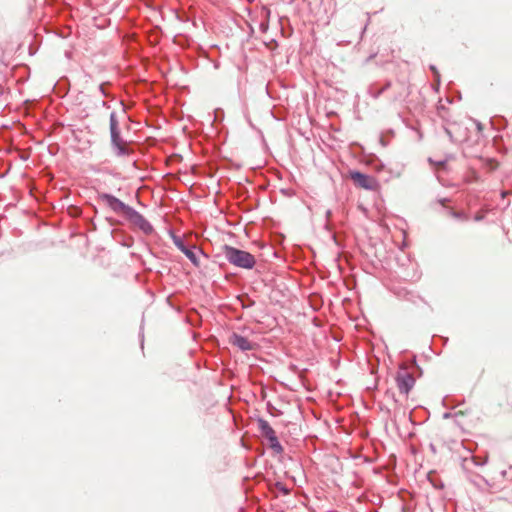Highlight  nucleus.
Masks as SVG:
<instances>
[{
  "mask_svg": "<svg viewBox=\"0 0 512 512\" xmlns=\"http://www.w3.org/2000/svg\"><path fill=\"white\" fill-rule=\"evenodd\" d=\"M225 258L234 266L251 269L254 267L255 257L249 252L225 245L223 248Z\"/></svg>",
  "mask_w": 512,
  "mask_h": 512,
  "instance_id": "1",
  "label": "nucleus"
},
{
  "mask_svg": "<svg viewBox=\"0 0 512 512\" xmlns=\"http://www.w3.org/2000/svg\"><path fill=\"white\" fill-rule=\"evenodd\" d=\"M395 381L401 397L399 401L407 400L408 394L415 384L414 376L406 368H401L396 374ZM395 401L398 402L397 399Z\"/></svg>",
  "mask_w": 512,
  "mask_h": 512,
  "instance_id": "2",
  "label": "nucleus"
},
{
  "mask_svg": "<svg viewBox=\"0 0 512 512\" xmlns=\"http://www.w3.org/2000/svg\"><path fill=\"white\" fill-rule=\"evenodd\" d=\"M349 176L354 184L359 188L372 191L379 188L377 180L372 176L363 174L359 171H350Z\"/></svg>",
  "mask_w": 512,
  "mask_h": 512,
  "instance_id": "3",
  "label": "nucleus"
},
{
  "mask_svg": "<svg viewBox=\"0 0 512 512\" xmlns=\"http://www.w3.org/2000/svg\"><path fill=\"white\" fill-rule=\"evenodd\" d=\"M110 131H111V140L113 145L119 150V153L124 154L127 152V143L120 136V131L118 128V121L116 119L115 113H111L110 115Z\"/></svg>",
  "mask_w": 512,
  "mask_h": 512,
  "instance_id": "4",
  "label": "nucleus"
},
{
  "mask_svg": "<svg viewBox=\"0 0 512 512\" xmlns=\"http://www.w3.org/2000/svg\"><path fill=\"white\" fill-rule=\"evenodd\" d=\"M123 217L127 218L134 226L141 229L144 233L149 234L152 232V226L150 223L131 207H129Z\"/></svg>",
  "mask_w": 512,
  "mask_h": 512,
  "instance_id": "5",
  "label": "nucleus"
},
{
  "mask_svg": "<svg viewBox=\"0 0 512 512\" xmlns=\"http://www.w3.org/2000/svg\"><path fill=\"white\" fill-rule=\"evenodd\" d=\"M99 199L103 201L111 210L116 212L117 214L124 216L129 206L120 201L118 198L110 195V194H100Z\"/></svg>",
  "mask_w": 512,
  "mask_h": 512,
  "instance_id": "6",
  "label": "nucleus"
},
{
  "mask_svg": "<svg viewBox=\"0 0 512 512\" xmlns=\"http://www.w3.org/2000/svg\"><path fill=\"white\" fill-rule=\"evenodd\" d=\"M229 343L243 351L252 350L255 347V344L249 341L246 337L236 333L230 336Z\"/></svg>",
  "mask_w": 512,
  "mask_h": 512,
  "instance_id": "7",
  "label": "nucleus"
},
{
  "mask_svg": "<svg viewBox=\"0 0 512 512\" xmlns=\"http://www.w3.org/2000/svg\"><path fill=\"white\" fill-rule=\"evenodd\" d=\"M260 427H261L263 435L266 438H268V440H275V436H276L275 431L266 421H261Z\"/></svg>",
  "mask_w": 512,
  "mask_h": 512,
  "instance_id": "8",
  "label": "nucleus"
},
{
  "mask_svg": "<svg viewBox=\"0 0 512 512\" xmlns=\"http://www.w3.org/2000/svg\"><path fill=\"white\" fill-rule=\"evenodd\" d=\"M177 246L179 247V249L195 264V265H198V262H197V258H196V255L195 253L186 248L182 242H177L176 243Z\"/></svg>",
  "mask_w": 512,
  "mask_h": 512,
  "instance_id": "9",
  "label": "nucleus"
},
{
  "mask_svg": "<svg viewBox=\"0 0 512 512\" xmlns=\"http://www.w3.org/2000/svg\"><path fill=\"white\" fill-rule=\"evenodd\" d=\"M269 441H270L271 447L273 449H275L278 452L282 450V447H281V445H280V443H279V441H278L276 436H275V440H269Z\"/></svg>",
  "mask_w": 512,
  "mask_h": 512,
  "instance_id": "10",
  "label": "nucleus"
},
{
  "mask_svg": "<svg viewBox=\"0 0 512 512\" xmlns=\"http://www.w3.org/2000/svg\"><path fill=\"white\" fill-rule=\"evenodd\" d=\"M281 489H282V491H283L285 494H288V490H287V489H285V488H283V487H281Z\"/></svg>",
  "mask_w": 512,
  "mask_h": 512,
  "instance_id": "11",
  "label": "nucleus"
}]
</instances>
